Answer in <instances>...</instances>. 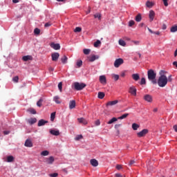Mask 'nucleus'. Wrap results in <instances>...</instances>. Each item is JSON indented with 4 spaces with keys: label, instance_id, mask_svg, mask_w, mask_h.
Segmentation results:
<instances>
[{
    "label": "nucleus",
    "instance_id": "f8f14e48",
    "mask_svg": "<svg viewBox=\"0 0 177 177\" xmlns=\"http://www.w3.org/2000/svg\"><path fill=\"white\" fill-rule=\"evenodd\" d=\"M100 84H102V85H106L107 84V80L106 79L105 75H100L99 78Z\"/></svg>",
    "mask_w": 177,
    "mask_h": 177
},
{
    "label": "nucleus",
    "instance_id": "774afa93",
    "mask_svg": "<svg viewBox=\"0 0 177 177\" xmlns=\"http://www.w3.org/2000/svg\"><path fill=\"white\" fill-rule=\"evenodd\" d=\"M173 66H175V67H176V68H177V62L176 61L173 62Z\"/></svg>",
    "mask_w": 177,
    "mask_h": 177
},
{
    "label": "nucleus",
    "instance_id": "0e129e2a",
    "mask_svg": "<svg viewBox=\"0 0 177 177\" xmlns=\"http://www.w3.org/2000/svg\"><path fill=\"white\" fill-rule=\"evenodd\" d=\"M133 42L134 43V45H139L140 44L139 41H133Z\"/></svg>",
    "mask_w": 177,
    "mask_h": 177
},
{
    "label": "nucleus",
    "instance_id": "9d476101",
    "mask_svg": "<svg viewBox=\"0 0 177 177\" xmlns=\"http://www.w3.org/2000/svg\"><path fill=\"white\" fill-rule=\"evenodd\" d=\"M50 46L53 49H55V50H59V49H60V44H55V42L50 43Z\"/></svg>",
    "mask_w": 177,
    "mask_h": 177
},
{
    "label": "nucleus",
    "instance_id": "c9c22d12",
    "mask_svg": "<svg viewBox=\"0 0 177 177\" xmlns=\"http://www.w3.org/2000/svg\"><path fill=\"white\" fill-rule=\"evenodd\" d=\"M170 31H171V32H176V31H177V25L172 26L170 28Z\"/></svg>",
    "mask_w": 177,
    "mask_h": 177
},
{
    "label": "nucleus",
    "instance_id": "f257e3e1",
    "mask_svg": "<svg viewBox=\"0 0 177 177\" xmlns=\"http://www.w3.org/2000/svg\"><path fill=\"white\" fill-rule=\"evenodd\" d=\"M147 76L149 81H151V84L153 85H156L157 79H156V77H157V73H156L153 69H149L147 71Z\"/></svg>",
    "mask_w": 177,
    "mask_h": 177
},
{
    "label": "nucleus",
    "instance_id": "aec40b11",
    "mask_svg": "<svg viewBox=\"0 0 177 177\" xmlns=\"http://www.w3.org/2000/svg\"><path fill=\"white\" fill-rule=\"evenodd\" d=\"M22 60L24 62H28V60H32V56L31 55H26L22 57Z\"/></svg>",
    "mask_w": 177,
    "mask_h": 177
},
{
    "label": "nucleus",
    "instance_id": "72a5a7b5",
    "mask_svg": "<svg viewBox=\"0 0 177 177\" xmlns=\"http://www.w3.org/2000/svg\"><path fill=\"white\" fill-rule=\"evenodd\" d=\"M95 19H98V20H102V15L100 13H96L94 15Z\"/></svg>",
    "mask_w": 177,
    "mask_h": 177
},
{
    "label": "nucleus",
    "instance_id": "5701e85b",
    "mask_svg": "<svg viewBox=\"0 0 177 177\" xmlns=\"http://www.w3.org/2000/svg\"><path fill=\"white\" fill-rule=\"evenodd\" d=\"M153 6H154V2H153V1H147L146 2L147 8H151Z\"/></svg>",
    "mask_w": 177,
    "mask_h": 177
},
{
    "label": "nucleus",
    "instance_id": "c756f323",
    "mask_svg": "<svg viewBox=\"0 0 177 177\" xmlns=\"http://www.w3.org/2000/svg\"><path fill=\"white\" fill-rule=\"evenodd\" d=\"M119 45H120V46H126L127 43L125 42V41L122 40V39H119Z\"/></svg>",
    "mask_w": 177,
    "mask_h": 177
},
{
    "label": "nucleus",
    "instance_id": "c85d7f7f",
    "mask_svg": "<svg viewBox=\"0 0 177 177\" xmlns=\"http://www.w3.org/2000/svg\"><path fill=\"white\" fill-rule=\"evenodd\" d=\"M136 21H137L138 23H139L140 21H142V15L140 14H138L136 17Z\"/></svg>",
    "mask_w": 177,
    "mask_h": 177
},
{
    "label": "nucleus",
    "instance_id": "a878e982",
    "mask_svg": "<svg viewBox=\"0 0 177 177\" xmlns=\"http://www.w3.org/2000/svg\"><path fill=\"white\" fill-rule=\"evenodd\" d=\"M67 60H68V58H67V56L64 55L62 58H61V61L62 63L63 64H66V63H67Z\"/></svg>",
    "mask_w": 177,
    "mask_h": 177
},
{
    "label": "nucleus",
    "instance_id": "a18cd8bd",
    "mask_svg": "<svg viewBox=\"0 0 177 177\" xmlns=\"http://www.w3.org/2000/svg\"><path fill=\"white\" fill-rule=\"evenodd\" d=\"M136 161H135V160H131L129 162V167H132V165H133V164H136Z\"/></svg>",
    "mask_w": 177,
    "mask_h": 177
},
{
    "label": "nucleus",
    "instance_id": "1a4fd4ad",
    "mask_svg": "<svg viewBox=\"0 0 177 177\" xmlns=\"http://www.w3.org/2000/svg\"><path fill=\"white\" fill-rule=\"evenodd\" d=\"M51 57L53 62H57L59 57H60V54H59V53H53L51 54Z\"/></svg>",
    "mask_w": 177,
    "mask_h": 177
},
{
    "label": "nucleus",
    "instance_id": "79ce46f5",
    "mask_svg": "<svg viewBox=\"0 0 177 177\" xmlns=\"http://www.w3.org/2000/svg\"><path fill=\"white\" fill-rule=\"evenodd\" d=\"M34 32H35V34L38 35L41 32V30H39V28H36L34 30Z\"/></svg>",
    "mask_w": 177,
    "mask_h": 177
},
{
    "label": "nucleus",
    "instance_id": "20e7f679",
    "mask_svg": "<svg viewBox=\"0 0 177 177\" xmlns=\"http://www.w3.org/2000/svg\"><path fill=\"white\" fill-rule=\"evenodd\" d=\"M121 64H124V59H122V58H118L115 59L114 62V67L118 68V67H120Z\"/></svg>",
    "mask_w": 177,
    "mask_h": 177
},
{
    "label": "nucleus",
    "instance_id": "e433bc0d",
    "mask_svg": "<svg viewBox=\"0 0 177 177\" xmlns=\"http://www.w3.org/2000/svg\"><path fill=\"white\" fill-rule=\"evenodd\" d=\"M83 53L84 55H89V53H91V49H88V48H84L83 50Z\"/></svg>",
    "mask_w": 177,
    "mask_h": 177
},
{
    "label": "nucleus",
    "instance_id": "b1692460",
    "mask_svg": "<svg viewBox=\"0 0 177 177\" xmlns=\"http://www.w3.org/2000/svg\"><path fill=\"white\" fill-rule=\"evenodd\" d=\"M75 108V100H72L69 102V109L72 110V109Z\"/></svg>",
    "mask_w": 177,
    "mask_h": 177
},
{
    "label": "nucleus",
    "instance_id": "6e6552de",
    "mask_svg": "<svg viewBox=\"0 0 177 177\" xmlns=\"http://www.w3.org/2000/svg\"><path fill=\"white\" fill-rule=\"evenodd\" d=\"M99 59V55H90L87 57L88 62H95V60H97Z\"/></svg>",
    "mask_w": 177,
    "mask_h": 177
},
{
    "label": "nucleus",
    "instance_id": "f704fd0d",
    "mask_svg": "<svg viewBox=\"0 0 177 177\" xmlns=\"http://www.w3.org/2000/svg\"><path fill=\"white\" fill-rule=\"evenodd\" d=\"M55 118H56V112H53L50 115V121H55Z\"/></svg>",
    "mask_w": 177,
    "mask_h": 177
},
{
    "label": "nucleus",
    "instance_id": "58836bf2",
    "mask_svg": "<svg viewBox=\"0 0 177 177\" xmlns=\"http://www.w3.org/2000/svg\"><path fill=\"white\" fill-rule=\"evenodd\" d=\"M42 102H44V100L42 99L39 100V101H37V106L38 107H41L42 106Z\"/></svg>",
    "mask_w": 177,
    "mask_h": 177
},
{
    "label": "nucleus",
    "instance_id": "4d7b16f0",
    "mask_svg": "<svg viewBox=\"0 0 177 177\" xmlns=\"http://www.w3.org/2000/svg\"><path fill=\"white\" fill-rule=\"evenodd\" d=\"M121 168H122V166L121 165H116V169L120 170V169H121Z\"/></svg>",
    "mask_w": 177,
    "mask_h": 177
},
{
    "label": "nucleus",
    "instance_id": "4c0bfd02",
    "mask_svg": "<svg viewBox=\"0 0 177 177\" xmlns=\"http://www.w3.org/2000/svg\"><path fill=\"white\" fill-rule=\"evenodd\" d=\"M140 85H146V78H141V81L140 82Z\"/></svg>",
    "mask_w": 177,
    "mask_h": 177
},
{
    "label": "nucleus",
    "instance_id": "864d4df0",
    "mask_svg": "<svg viewBox=\"0 0 177 177\" xmlns=\"http://www.w3.org/2000/svg\"><path fill=\"white\" fill-rule=\"evenodd\" d=\"M135 24V21L131 20L129 22V27H132V26H133Z\"/></svg>",
    "mask_w": 177,
    "mask_h": 177
},
{
    "label": "nucleus",
    "instance_id": "c03bdc74",
    "mask_svg": "<svg viewBox=\"0 0 177 177\" xmlns=\"http://www.w3.org/2000/svg\"><path fill=\"white\" fill-rule=\"evenodd\" d=\"M112 77L115 81H118V80H120V75H113Z\"/></svg>",
    "mask_w": 177,
    "mask_h": 177
},
{
    "label": "nucleus",
    "instance_id": "f03ea898",
    "mask_svg": "<svg viewBox=\"0 0 177 177\" xmlns=\"http://www.w3.org/2000/svg\"><path fill=\"white\" fill-rule=\"evenodd\" d=\"M157 84L160 88H164L168 84V77L165 75H161L157 81Z\"/></svg>",
    "mask_w": 177,
    "mask_h": 177
},
{
    "label": "nucleus",
    "instance_id": "0eeeda50",
    "mask_svg": "<svg viewBox=\"0 0 177 177\" xmlns=\"http://www.w3.org/2000/svg\"><path fill=\"white\" fill-rule=\"evenodd\" d=\"M136 87H135V86H131V87H129V93H131V95H132L133 96H136Z\"/></svg>",
    "mask_w": 177,
    "mask_h": 177
},
{
    "label": "nucleus",
    "instance_id": "ddd939ff",
    "mask_svg": "<svg viewBox=\"0 0 177 177\" xmlns=\"http://www.w3.org/2000/svg\"><path fill=\"white\" fill-rule=\"evenodd\" d=\"M156 16V12L153 10L149 11V17L150 19V21H153L154 20V17Z\"/></svg>",
    "mask_w": 177,
    "mask_h": 177
},
{
    "label": "nucleus",
    "instance_id": "680f3d73",
    "mask_svg": "<svg viewBox=\"0 0 177 177\" xmlns=\"http://www.w3.org/2000/svg\"><path fill=\"white\" fill-rule=\"evenodd\" d=\"M162 30H167V25L165 24H162Z\"/></svg>",
    "mask_w": 177,
    "mask_h": 177
},
{
    "label": "nucleus",
    "instance_id": "de8ad7c7",
    "mask_svg": "<svg viewBox=\"0 0 177 177\" xmlns=\"http://www.w3.org/2000/svg\"><path fill=\"white\" fill-rule=\"evenodd\" d=\"M76 65L78 68L81 67L82 66V60L77 61Z\"/></svg>",
    "mask_w": 177,
    "mask_h": 177
},
{
    "label": "nucleus",
    "instance_id": "6e6d98bb",
    "mask_svg": "<svg viewBox=\"0 0 177 177\" xmlns=\"http://www.w3.org/2000/svg\"><path fill=\"white\" fill-rule=\"evenodd\" d=\"M50 26H52L50 22L46 23L44 25L45 27H50Z\"/></svg>",
    "mask_w": 177,
    "mask_h": 177
},
{
    "label": "nucleus",
    "instance_id": "f3484780",
    "mask_svg": "<svg viewBox=\"0 0 177 177\" xmlns=\"http://www.w3.org/2000/svg\"><path fill=\"white\" fill-rule=\"evenodd\" d=\"M90 164H91L92 167H97L99 165V162L96 159H91L90 160Z\"/></svg>",
    "mask_w": 177,
    "mask_h": 177
},
{
    "label": "nucleus",
    "instance_id": "dca6fc26",
    "mask_svg": "<svg viewBox=\"0 0 177 177\" xmlns=\"http://www.w3.org/2000/svg\"><path fill=\"white\" fill-rule=\"evenodd\" d=\"M131 78H133V81H139L140 80V76L138 73H133L131 75Z\"/></svg>",
    "mask_w": 177,
    "mask_h": 177
},
{
    "label": "nucleus",
    "instance_id": "a211bd4d",
    "mask_svg": "<svg viewBox=\"0 0 177 177\" xmlns=\"http://www.w3.org/2000/svg\"><path fill=\"white\" fill-rule=\"evenodd\" d=\"M45 124H48V121L41 119V120H39L37 126L38 127H44V125H45Z\"/></svg>",
    "mask_w": 177,
    "mask_h": 177
},
{
    "label": "nucleus",
    "instance_id": "ea45409f",
    "mask_svg": "<svg viewBox=\"0 0 177 177\" xmlns=\"http://www.w3.org/2000/svg\"><path fill=\"white\" fill-rule=\"evenodd\" d=\"M41 156H49V152L48 151H43L41 153Z\"/></svg>",
    "mask_w": 177,
    "mask_h": 177
},
{
    "label": "nucleus",
    "instance_id": "5fc2aeb1",
    "mask_svg": "<svg viewBox=\"0 0 177 177\" xmlns=\"http://www.w3.org/2000/svg\"><path fill=\"white\" fill-rule=\"evenodd\" d=\"M162 1L165 6H168V0H162Z\"/></svg>",
    "mask_w": 177,
    "mask_h": 177
},
{
    "label": "nucleus",
    "instance_id": "13d9d810",
    "mask_svg": "<svg viewBox=\"0 0 177 177\" xmlns=\"http://www.w3.org/2000/svg\"><path fill=\"white\" fill-rule=\"evenodd\" d=\"M169 81V82H172V75H169L168 79H167V82Z\"/></svg>",
    "mask_w": 177,
    "mask_h": 177
},
{
    "label": "nucleus",
    "instance_id": "bb28decb",
    "mask_svg": "<svg viewBox=\"0 0 177 177\" xmlns=\"http://www.w3.org/2000/svg\"><path fill=\"white\" fill-rule=\"evenodd\" d=\"M15 161V157L12 156H9L7 157V162H13Z\"/></svg>",
    "mask_w": 177,
    "mask_h": 177
},
{
    "label": "nucleus",
    "instance_id": "603ef678",
    "mask_svg": "<svg viewBox=\"0 0 177 177\" xmlns=\"http://www.w3.org/2000/svg\"><path fill=\"white\" fill-rule=\"evenodd\" d=\"M50 177H57L59 176V174L57 173L50 174H49Z\"/></svg>",
    "mask_w": 177,
    "mask_h": 177
},
{
    "label": "nucleus",
    "instance_id": "69168bd1",
    "mask_svg": "<svg viewBox=\"0 0 177 177\" xmlns=\"http://www.w3.org/2000/svg\"><path fill=\"white\" fill-rule=\"evenodd\" d=\"M173 128H174L175 132H177V124L174 125V126L173 127Z\"/></svg>",
    "mask_w": 177,
    "mask_h": 177
},
{
    "label": "nucleus",
    "instance_id": "2f4dec72",
    "mask_svg": "<svg viewBox=\"0 0 177 177\" xmlns=\"http://www.w3.org/2000/svg\"><path fill=\"white\" fill-rule=\"evenodd\" d=\"M139 124H136V123H133L132 124V129H133V131H138V128H139Z\"/></svg>",
    "mask_w": 177,
    "mask_h": 177
},
{
    "label": "nucleus",
    "instance_id": "4be33fe9",
    "mask_svg": "<svg viewBox=\"0 0 177 177\" xmlns=\"http://www.w3.org/2000/svg\"><path fill=\"white\" fill-rule=\"evenodd\" d=\"M53 100L57 103V104H60L62 101H60V97L59 95H56L53 97Z\"/></svg>",
    "mask_w": 177,
    "mask_h": 177
},
{
    "label": "nucleus",
    "instance_id": "052dcab7",
    "mask_svg": "<svg viewBox=\"0 0 177 177\" xmlns=\"http://www.w3.org/2000/svg\"><path fill=\"white\" fill-rule=\"evenodd\" d=\"M121 125H122L121 124H115V129H118V128H120V127H121Z\"/></svg>",
    "mask_w": 177,
    "mask_h": 177
},
{
    "label": "nucleus",
    "instance_id": "7c9ffc66",
    "mask_svg": "<svg viewBox=\"0 0 177 177\" xmlns=\"http://www.w3.org/2000/svg\"><path fill=\"white\" fill-rule=\"evenodd\" d=\"M104 96H105L104 93H103V92L98 93V95H97L98 99H103L104 97Z\"/></svg>",
    "mask_w": 177,
    "mask_h": 177
},
{
    "label": "nucleus",
    "instance_id": "bf43d9fd",
    "mask_svg": "<svg viewBox=\"0 0 177 177\" xmlns=\"http://www.w3.org/2000/svg\"><path fill=\"white\" fill-rule=\"evenodd\" d=\"M95 125L98 127V125H100V120H97L95 121Z\"/></svg>",
    "mask_w": 177,
    "mask_h": 177
},
{
    "label": "nucleus",
    "instance_id": "49530a36",
    "mask_svg": "<svg viewBox=\"0 0 177 177\" xmlns=\"http://www.w3.org/2000/svg\"><path fill=\"white\" fill-rule=\"evenodd\" d=\"M74 31L75 32H81V31H82V28L80 27H76Z\"/></svg>",
    "mask_w": 177,
    "mask_h": 177
},
{
    "label": "nucleus",
    "instance_id": "39448f33",
    "mask_svg": "<svg viewBox=\"0 0 177 177\" xmlns=\"http://www.w3.org/2000/svg\"><path fill=\"white\" fill-rule=\"evenodd\" d=\"M147 133H149V130L147 129H144L143 130L137 133V136L138 138H143V136H146Z\"/></svg>",
    "mask_w": 177,
    "mask_h": 177
},
{
    "label": "nucleus",
    "instance_id": "473e14b6",
    "mask_svg": "<svg viewBox=\"0 0 177 177\" xmlns=\"http://www.w3.org/2000/svg\"><path fill=\"white\" fill-rule=\"evenodd\" d=\"M128 115H129V113H124L122 115L118 118V120H124V118H127V117H128Z\"/></svg>",
    "mask_w": 177,
    "mask_h": 177
},
{
    "label": "nucleus",
    "instance_id": "412c9836",
    "mask_svg": "<svg viewBox=\"0 0 177 177\" xmlns=\"http://www.w3.org/2000/svg\"><path fill=\"white\" fill-rule=\"evenodd\" d=\"M118 103V100L109 101L107 102L106 106H115Z\"/></svg>",
    "mask_w": 177,
    "mask_h": 177
},
{
    "label": "nucleus",
    "instance_id": "9b49d317",
    "mask_svg": "<svg viewBox=\"0 0 177 177\" xmlns=\"http://www.w3.org/2000/svg\"><path fill=\"white\" fill-rule=\"evenodd\" d=\"M144 100H145V102H148V103H151L153 102V96L147 94L144 96Z\"/></svg>",
    "mask_w": 177,
    "mask_h": 177
},
{
    "label": "nucleus",
    "instance_id": "8fccbe9b",
    "mask_svg": "<svg viewBox=\"0 0 177 177\" xmlns=\"http://www.w3.org/2000/svg\"><path fill=\"white\" fill-rule=\"evenodd\" d=\"M82 138H83L82 135H77V136L75 137V140H80V139H82Z\"/></svg>",
    "mask_w": 177,
    "mask_h": 177
},
{
    "label": "nucleus",
    "instance_id": "a19ab883",
    "mask_svg": "<svg viewBox=\"0 0 177 177\" xmlns=\"http://www.w3.org/2000/svg\"><path fill=\"white\" fill-rule=\"evenodd\" d=\"M100 44H102V42L100 41V40H97V41L94 43V47H95V48H97V46H99V45H100Z\"/></svg>",
    "mask_w": 177,
    "mask_h": 177
},
{
    "label": "nucleus",
    "instance_id": "09e8293b",
    "mask_svg": "<svg viewBox=\"0 0 177 177\" xmlns=\"http://www.w3.org/2000/svg\"><path fill=\"white\" fill-rule=\"evenodd\" d=\"M29 111L31 114H37V111H35L34 109H30Z\"/></svg>",
    "mask_w": 177,
    "mask_h": 177
},
{
    "label": "nucleus",
    "instance_id": "4468645a",
    "mask_svg": "<svg viewBox=\"0 0 177 177\" xmlns=\"http://www.w3.org/2000/svg\"><path fill=\"white\" fill-rule=\"evenodd\" d=\"M24 146H25L26 147H32L33 145H32V142L31 141V140L27 139V140L25 141Z\"/></svg>",
    "mask_w": 177,
    "mask_h": 177
},
{
    "label": "nucleus",
    "instance_id": "7ed1b4c3",
    "mask_svg": "<svg viewBox=\"0 0 177 177\" xmlns=\"http://www.w3.org/2000/svg\"><path fill=\"white\" fill-rule=\"evenodd\" d=\"M86 86L85 83H80V82H75L74 83V88L75 91H82L84 88Z\"/></svg>",
    "mask_w": 177,
    "mask_h": 177
},
{
    "label": "nucleus",
    "instance_id": "6ab92c4d",
    "mask_svg": "<svg viewBox=\"0 0 177 177\" xmlns=\"http://www.w3.org/2000/svg\"><path fill=\"white\" fill-rule=\"evenodd\" d=\"M50 133L54 136H59V135H60L59 130H50Z\"/></svg>",
    "mask_w": 177,
    "mask_h": 177
},
{
    "label": "nucleus",
    "instance_id": "3c124183",
    "mask_svg": "<svg viewBox=\"0 0 177 177\" xmlns=\"http://www.w3.org/2000/svg\"><path fill=\"white\" fill-rule=\"evenodd\" d=\"M12 81L14 82H19V76H15V77H13Z\"/></svg>",
    "mask_w": 177,
    "mask_h": 177
},
{
    "label": "nucleus",
    "instance_id": "e2e57ef3",
    "mask_svg": "<svg viewBox=\"0 0 177 177\" xmlns=\"http://www.w3.org/2000/svg\"><path fill=\"white\" fill-rule=\"evenodd\" d=\"M4 135H9L10 133V131H3Z\"/></svg>",
    "mask_w": 177,
    "mask_h": 177
},
{
    "label": "nucleus",
    "instance_id": "cd10ccee",
    "mask_svg": "<svg viewBox=\"0 0 177 177\" xmlns=\"http://www.w3.org/2000/svg\"><path fill=\"white\" fill-rule=\"evenodd\" d=\"M28 122L30 125H32L33 124H35V122H37V118H30L28 120Z\"/></svg>",
    "mask_w": 177,
    "mask_h": 177
},
{
    "label": "nucleus",
    "instance_id": "423d86ee",
    "mask_svg": "<svg viewBox=\"0 0 177 177\" xmlns=\"http://www.w3.org/2000/svg\"><path fill=\"white\" fill-rule=\"evenodd\" d=\"M44 162H46V164H48V165H51V164H53V162H55V158L53 156L46 158L44 160Z\"/></svg>",
    "mask_w": 177,
    "mask_h": 177
},
{
    "label": "nucleus",
    "instance_id": "338daca9",
    "mask_svg": "<svg viewBox=\"0 0 177 177\" xmlns=\"http://www.w3.org/2000/svg\"><path fill=\"white\" fill-rule=\"evenodd\" d=\"M115 177H122V175H121L120 174H116L115 175Z\"/></svg>",
    "mask_w": 177,
    "mask_h": 177
},
{
    "label": "nucleus",
    "instance_id": "2eb2a0df",
    "mask_svg": "<svg viewBox=\"0 0 177 177\" xmlns=\"http://www.w3.org/2000/svg\"><path fill=\"white\" fill-rule=\"evenodd\" d=\"M77 121L80 124H83V125H86V124H88V121H86L84 118H77Z\"/></svg>",
    "mask_w": 177,
    "mask_h": 177
},
{
    "label": "nucleus",
    "instance_id": "393cba45",
    "mask_svg": "<svg viewBox=\"0 0 177 177\" xmlns=\"http://www.w3.org/2000/svg\"><path fill=\"white\" fill-rule=\"evenodd\" d=\"M118 121V118H113L111 120H110L109 122H106L109 125L113 124V122H115Z\"/></svg>",
    "mask_w": 177,
    "mask_h": 177
},
{
    "label": "nucleus",
    "instance_id": "37998d69",
    "mask_svg": "<svg viewBox=\"0 0 177 177\" xmlns=\"http://www.w3.org/2000/svg\"><path fill=\"white\" fill-rule=\"evenodd\" d=\"M58 89L59 90L60 92H62L63 89V84L62 82H59L58 84Z\"/></svg>",
    "mask_w": 177,
    "mask_h": 177
}]
</instances>
